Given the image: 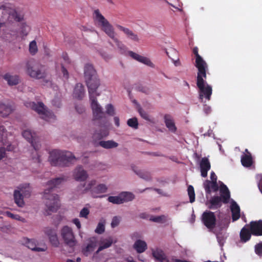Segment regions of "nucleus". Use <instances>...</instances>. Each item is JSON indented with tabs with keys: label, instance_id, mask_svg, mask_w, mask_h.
Listing matches in <instances>:
<instances>
[{
	"label": "nucleus",
	"instance_id": "7ed1b4c3",
	"mask_svg": "<svg viewBox=\"0 0 262 262\" xmlns=\"http://www.w3.org/2000/svg\"><path fill=\"white\" fill-rule=\"evenodd\" d=\"M95 20L97 26L100 27L114 41L116 45L120 49H123L124 45L119 41L116 37V33L113 26L109 21L100 13L98 9L94 11Z\"/></svg>",
	"mask_w": 262,
	"mask_h": 262
},
{
	"label": "nucleus",
	"instance_id": "bf43d9fd",
	"mask_svg": "<svg viewBox=\"0 0 262 262\" xmlns=\"http://www.w3.org/2000/svg\"><path fill=\"white\" fill-rule=\"evenodd\" d=\"M217 242L221 246L223 245L224 243V236L221 234H217L216 235Z\"/></svg>",
	"mask_w": 262,
	"mask_h": 262
},
{
	"label": "nucleus",
	"instance_id": "774afa93",
	"mask_svg": "<svg viewBox=\"0 0 262 262\" xmlns=\"http://www.w3.org/2000/svg\"><path fill=\"white\" fill-rule=\"evenodd\" d=\"M258 186L260 191L262 193V176H261L260 177V179H259V183L258 184Z\"/></svg>",
	"mask_w": 262,
	"mask_h": 262
},
{
	"label": "nucleus",
	"instance_id": "6e6d98bb",
	"mask_svg": "<svg viewBox=\"0 0 262 262\" xmlns=\"http://www.w3.org/2000/svg\"><path fill=\"white\" fill-rule=\"evenodd\" d=\"M89 213V210L87 208L84 207L81 210L80 212V216L87 218Z\"/></svg>",
	"mask_w": 262,
	"mask_h": 262
},
{
	"label": "nucleus",
	"instance_id": "09e8293b",
	"mask_svg": "<svg viewBox=\"0 0 262 262\" xmlns=\"http://www.w3.org/2000/svg\"><path fill=\"white\" fill-rule=\"evenodd\" d=\"M6 214L7 215V216H8L11 219H15V220H18V221H24V220H25V219L24 218L21 217L19 215L13 214L9 211H7L6 212Z\"/></svg>",
	"mask_w": 262,
	"mask_h": 262
},
{
	"label": "nucleus",
	"instance_id": "473e14b6",
	"mask_svg": "<svg viewBox=\"0 0 262 262\" xmlns=\"http://www.w3.org/2000/svg\"><path fill=\"white\" fill-rule=\"evenodd\" d=\"M112 244L113 239L111 237L103 240L101 242V245L96 252L95 254H98L101 251L103 250V249L109 248L112 246Z\"/></svg>",
	"mask_w": 262,
	"mask_h": 262
},
{
	"label": "nucleus",
	"instance_id": "79ce46f5",
	"mask_svg": "<svg viewBox=\"0 0 262 262\" xmlns=\"http://www.w3.org/2000/svg\"><path fill=\"white\" fill-rule=\"evenodd\" d=\"M127 124L129 126L134 129H137L138 128V121L136 117L129 119L127 120Z\"/></svg>",
	"mask_w": 262,
	"mask_h": 262
},
{
	"label": "nucleus",
	"instance_id": "6e6552de",
	"mask_svg": "<svg viewBox=\"0 0 262 262\" xmlns=\"http://www.w3.org/2000/svg\"><path fill=\"white\" fill-rule=\"evenodd\" d=\"M89 94L90 99L91 102V107L93 114V121L94 124H96V121H103L104 122H106V118L104 116V113L102 111V108L98 103L96 97L99 96V94H97L96 92H92Z\"/></svg>",
	"mask_w": 262,
	"mask_h": 262
},
{
	"label": "nucleus",
	"instance_id": "f257e3e1",
	"mask_svg": "<svg viewBox=\"0 0 262 262\" xmlns=\"http://www.w3.org/2000/svg\"><path fill=\"white\" fill-rule=\"evenodd\" d=\"M66 180L64 177H59L48 181V185L50 188L45 190L43 194L47 207L46 215H50L52 212H56L60 207L59 196L57 194L53 193L52 191L55 187H58Z\"/></svg>",
	"mask_w": 262,
	"mask_h": 262
},
{
	"label": "nucleus",
	"instance_id": "e2e57ef3",
	"mask_svg": "<svg viewBox=\"0 0 262 262\" xmlns=\"http://www.w3.org/2000/svg\"><path fill=\"white\" fill-rule=\"evenodd\" d=\"M73 223L76 226V227H77V228L78 229H80V228H81V224H80V222L79 219H74L73 220Z\"/></svg>",
	"mask_w": 262,
	"mask_h": 262
},
{
	"label": "nucleus",
	"instance_id": "c756f323",
	"mask_svg": "<svg viewBox=\"0 0 262 262\" xmlns=\"http://www.w3.org/2000/svg\"><path fill=\"white\" fill-rule=\"evenodd\" d=\"M133 247L139 253H143L147 248L146 242L141 239L137 240L135 242Z\"/></svg>",
	"mask_w": 262,
	"mask_h": 262
},
{
	"label": "nucleus",
	"instance_id": "0e129e2a",
	"mask_svg": "<svg viewBox=\"0 0 262 262\" xmlns=\"http://www.w3.org/2000/svg\"><path fill=\"white\" fill-rule=\"evenodd\" d=\"M210 179L211 182H217V176L214 171H211L210 173Z\"/></svg>",
	"mask_w": 262,
	"mask_h": 262
},
{
	"label": "nucleus",
	"instance_id": "20e7f679",
	"mask_svg": "<svg viewBox=\"0 0 262 262\" xmlns=\"http://www.w3.org/2000/svg\"><path fill=\"white\" fill-rule=\"evenodd\" d=\"M206 71L198 72L196 76V85L199 89V99L203 101V98L210 100L212 93V86L207 83Z\"/></svg>",
	"mask_w": 262,
	"mask_h": 262
},
{
	"label": "nucleus",
	"instance_id": "ddd939ff",
	"mask_svg": "<svg viewBox=\"0 0 262 262\" xmlns=\"http://www.w3.org/2000/svg\"><path fill=\"white\" fill-rule=\"evenodd\" d=\"M198 51L199 50L197 47L193 48V53L195 55V66L198 70V72L202 73L203 71H207L208 66L205 61L199 55Z\"/></svg>",
	"mask_w": 262,
	"mask_h": 262
},
{
	"label": "nucleus",
	"instance_id": "f3484780",
	"mask_svg": "<svg viewBox=\"0 0 262 262\" xmlns=\"http://www.w3.org/2000/svg\"><path fill=\"white\" fill-rule=\"evenodd\" d=\"M200 167L201 176L206 178L207 176L208 171L211 168V164L208 158L204 157L202 158L200 162Z\"/></svg>",
	"mask_w": 262,
	"mask_h": 262
},
{
	"label": "nucleus",
	"instance_id": "2f4dec72",
	"mask_svg": "<svg viewBox=\"0 0 262 262\" xmlns=\"http://www.w3.org/2000/svg\"><path fill=\"white\" fill-rule=\"evenodd\" d=\"M241 163L243 166L249 167L253 164V159L250 153L249 155H244L241 157Z\"/></svg>",
	"mask_w": 262,
	"mask_h": 262
},
{
	"label": "nucleus",
	"instance_id": "5fc2aeb1",
	"mask_svg": "<svg viewBox=\"0 0 262 262\" xmlns=\"http://www.w3.org/2000/svg\"><path fill=\"white\" fill-rule=\"evenodd\" d=\"M12 15L14 19L16 21L19 22L23 19V15L16 11L14 12Z\"/></svg>",
	"mask_w": 262,
	"mask_h": 262
},
{
	"label": "nucleus",
	"instance_id": "6ab92c4d",
	"mask_svg": "<svg viewBox=\"0 0 262 262\" xmlns=\"http://www.w3.org/2000/svg\"><path fill=\"white\" fill-rule=\"evenodd\" d=\"M97 239L95 237H92L88 239L86 246L82 249V253L85 256L93 252L97 245Z\"/></svg>",
	"mask_w": 262,
	"mask_h": 262
},
{
	"label": "nucleus",
	"instance_id": "9d476101",
	"mask_svg": "<svg viewBox=\"0 0 262 262\" xmlns=\"http://www.w3.org/2000/svg\"><path fill=\"white\" fill-rule=\"evenodd\" d=\"M61 236L64 243L71 247H73L76 245V240L72 229L64 226L61 229Z\"/></svg>",
	"mask_w": 262,
	"mask_h": 262
},
{
	"label": "nucleus",
	"instance_id": "2eb2a0df",
	"mask_svg": "<svg viewBox=\"0 0 262 262\" xmlns=\"http://www.w3.org/2000/svg\"><path fill=\"white\" fill-rule=\"evenodd\" d=\"M128 54L133 59L151 68L155 67L154 64L151 61L149 58L141 56L131 51H128Z\"/></svg>",
	"mask_w": 262,
	"mask_h": 262
},
{
	"label": "nucleus",
	"instance_id": "c85d7f7f",
	"mask_svg": "<svg viewBox=\"0 0 262 262\" xmlns=\"http://www.w3.org/2000/svg\"><path fill=\"white\" fill-rule=\"evenodd\" d=\"M74 96L78 99L81 100L84 95V89L81 83H77L74 90Z\"/></svg>",
	"mask_w": 262,
	"mask_h": 262
},
{
	"label": "nucleus",
	"instance_id": "b1692460",
	"mask_svg": "<svg viewBox=\"0 0 262 262\" xmlns=\"http://www.w3.org/2000/svg\"><path fill=\"white\" fill-rule=\"evenodd\" d=\"M222 202H223V199L221 196H213L209 201L208 208L211 209H217L221 207Z\"/></svg>",
	"mask_w": 262,
	"mask_h": 262
},
{
	"label": "nucleus",
	"instance_id": "37998d69",
	"mask_svg": "<svg viewBox=\"0 0 262 262\" xmlns=\"http://www.w3.org/2000/svg\"><path fill=\"white\" fill-rule=\"evenodd\" d=\"M20 34L23 36H26L30 31V27L25 23H23L20 26Z\"/></svg>",
	"mask_w": 262,
	"mask_h": 262
},
{
	"label": "nucleus",
	"instance_id": "3c124183",
	"mask_svg": "<svg viewBox=\"0 0 262 262\" xmlns=\"http://www.w3.org/2000/svg\"><path fill=\"white\" fill-rule=\"evenodd\" d=\"M106 113L110 116H114L115 114L114 106L111 104H107L106 107Z\"/></svg>",
	"mask_w": 262,
	"mask_h": 262
},
{
	"label": "nucleus",
	"instance_id": "ea45409f",
	"mask_svg": "<svg viewBox=\"0 0 262 262\" xmlns=\"http://www.w3.org/2000/svg\"><path fill=\"white\" fill-rule=\"evenodd\" d=\"M19 189L24 196L29 197L30 195L31 190L29 184L25 185V186L20 187Z\"/></svg>",
	"mask_w": 262,
	"mask_h": 262
},
{
	"label": "nucleus",
	"instance_id": "e433bc0d",
	"mask_svg": "<svg viewBox=\"0 0 262 262\" xmlns=\"http://www.w3.org/2000/svg\"><path fill=\"white\" fill-rule=\"evenodd\" d=\"M120 195L122 198V203L129 202L132 201L134 198V195L128 192H123L120 193Z\"/></svg>",
	"mask_w": 262,
	"mask_h": 262
},
{
	"label": "nucleus",
	"instance_id": "412c9836",
	"mask_svg": "<svg viewBox=\"0 0 262 262\" xmlns=\"http://www.w3.org/2000/svg\"><path fill=\"white\" fill-rule=\"evenodd\" d=\"M2 77L10 86L16 85L19 83L20 81L18 76L12 75L9 73L5 74L2 76Z\"/></svg>",
	"mask_w": 262,
	"mask_h": 262
},
{
	"label": "nucleus",
	"instance_id": "49530a36",
	"mask_svg": "<svg viewBox=\"0 0 262 262\" xmlns=\"http://www.w3.org/2000/svg\"><path fill=\"white\" fill-rule=\"evenodd\" d=\"M104 223V221L103 222H99L97 226L96 229H95V232L98 234L103 233L105 230Z\"/></svg>",
	"mask_w": 262,
	"mask_h": 262
},
{
	"label": "nucleus",
	"instance_id": "72a5a7b5",
	"mask_svg": "<svg viewBox=\"0 0 262 262\" xmlns=\"http://www.w3.org/2000/svg\"><path fill=\"white\" fill-rule=\"evenodd\" d=\"M12 108L10 105L0 103V115L4 117L9 115L12 112Z\"/></svg>",
	"mask_w": 262,
	"mask_h": 262
},
{
	"label": "nucleus",
	"instance_id": "dca6fc26",
	"mask_svg": "<svg viewBox=\"0 0 262 262\" xmlns=\"http://www.w3.org/2000/svg\"><path fill=\"white\" fill-rule=\"evenodd\" d=\"M45 233L48 236L52 245L55 247H58L59 241L56 230L48 228L46 229Z\"/></svg>",
	"mask_w": 262,
	"mask_h": 262
},
{
	"label": "nucleus",
	"instance_id": "0eeeda50",
	"mask_svg": "<svg viewBox=\"0 0 262 262\" xmlns=\"http://www.w3.org/2000/svg\"><path fill=\"white\" fill-rule=\"evenodd\" d=\"M25 105L28 108L37 112L41 117V118L47 121H51L52 120L55 119V116L52 112L49 111L42 102H39L35 103L34 102H26Z\"/></svg>",
	"mask_w": 262,
	"mask_h": 262
},
{
	"label": "nucleus",
	"instance_id": "de8ad7c7",
	"mask_svg": "<svg viewBox=\"0 0 262 262\" xmlns=\"http://www.w3.org/2000/svg\"><path fill=\"white\" fill-rule=\"evenodd\" d=\"M150 220L157 223H164L166 221L165 216L164 215L153 216L151 217Z\"/></svg>",
	"mask_w": 262,
	"mask_h": 262
},
{
	"label": "nucleus",
	"instance_id": "c03bdc74",
	"mask_svg": "<svg viewBox=\"0 0 262 262\" xmlns=\"http://www.w3.org/2000/svg\"><path fill=\"white\" fill-rule=\"evenodd\" d=\"M38 51L36 42L35 40L32 41L29 45V52L31 54L35 55Z\"/></svg>",
	"mask_w": 262,
	"mask_h": 262
},
{
	"label": "nucleus",
	"instance_id": "4c0bfd02",
	"mask_svg": "<svg viewBox=\"0 0 262 262\" xmlns=\"http://www.w3.org/2000/svg\"><path fill=\"white\" fill-rule=\"evenodd\" d=\"M108 202L115 204H122V198L120 194L118 196H110L108 198Z\"/></svg>",
	"mask_w": 262,
	"mask_h": 262
},
{
	"label": "nucleus",
	"instance_id": "9b49d317",
	"mask_svg": "<svg viewBox=\"0 0 262 262\" xmlns=\"http://www.w3.org/2000/svg\"><path fill=\"white\" fill-rule=\"evenodd\" d=\"M202 220L204 225L209 229L212 230L215 227L216 217L214 213L210 211L203 212Z\"/></svg>",
	"mask_w": 262,
	"mask_h": 262
},
{
	"label": "nucleus",
	"instance_id": "393cba45",
	"mask_svg": "<svg viewBox=\"0 0 262 262\" xmlns=\"http://www.w3.org/2000/svg\"><path fill=\"white\" fill-rule=\"evenodd\" d=\"M231 211L233 221H236L240 217V208L238 204L233 201L231 204Z\"/></svg>",
	"mask_w": 262,
	"mask_h": 262
},
{
	"label": "nucleus",
	"instance_id": "a211bd4d",
	"mask_svg": "<svg viewBox=\"0 0 262 262\" xmlns=\"http://www.w3.org/2000/svg\"><path fill=\"white\" fill-rule=\"evenodd\" d=\"M252 235V231L249 228V225L246 224L243 228H242L239 233L240 241L243 243H245L251 238Z\"/></svg>",
	"mask_w": 262,
	"mask_h": 262
},
{
	"label": "nucleus",
	"instance_id": "a878e982",
	"mask_svg": "<svg viewBox=\"0 0 262 262\" xmlns=\"http://www.w3.org/2000/svg\"><path fill=\"white\" fill-rule=\"evenodd\" d=\"M164 122L166 126L168 128L169 131L172 133H175L176 132L177 127L172 117L170 115L166 114L164 116Z\"/></svg>",
	"mask_w": 262,
	"mask_h": 262
},
{
	"label": "nucleus",
	"instance_id": "4468645a",
	"mask_svg": "<svg viewBox=\"0 0 262 262\" xmlns=\"http://www.w3.org/2000/svg\"><path fill=\"white\" fill-rule=\"evenodd\" d=\"M252 235L256 236H262V220L251 221L249 224Z\"/></svg>",
	"mask_w": 262,
	"mask_h": 262
},
{
	"label": "nucleus",
	"instance_id": "13d9d810",
	"mask_svg": "<svg viewBox=\"0 0 262 262\" xmlns=\"http://www.w3.org/2000/svg\"><path fill=\"white\" fill-rule=\"evenodd\" d=\"M61 72L63 74V76L66 79L69 78V72L67 69L64 67L63 64H61Z\"/></svg>",
	"mask_w": 262,
	"mask_h": 262
},
{
	"label": "nucleus",
	"instance_id": "a19ab883",
	"mask_svg": "<svg viewBox=\"0 0 262 262\" xmlns=\"http://www.w3.org/2000/svg\"><path fill=\"white\" fill-rule=\"evenodd\" d=\"M108 132L106 129L103 130L102 132L100 133L96 132L93 135V138L95 139L100 140L103 137H106L108 135Z\"/></svg>",
	"mask_w": 262,
	"mask_h": 262
},
{
	"label": "nucleus",
	"instance_id": "4be33fe9",
	"mask_svg": "<svg viewBox=\"0 0 262 262\" xmlns=\"http://www.w3.org/2000/svg\"><path fill=\"white\" fill-rule=\"evenodd\" d=\"M24 244L29 249L33 251H45L46 250V248L45 247L43 248L38 247L37 246L36 241L34 239H30L28 238H24Z\"/></svg>",
	"mask_w": 262,
	"mask_h": 262
},
{
	"label": "nucleus",
	"instance_id": "1a4fd4ad",
	"mask_svg": "<svg viewBox=\"0 0 262 262\" xmlns=\"http://www.w3.org/2000/svg\"><path fill=\"white\" fill-rule=\"evenodd\" d=\"M96 180H92L89 181L87 184H85V187L84 189V192L90 191L93 196L95 198H102L104 195L98 196L97 194L103 193L106 192L107 190V186L104 184H99L96 185Z\"/></svg>",
	"mask_w": 262,
	"mask_h": 262
},
{
	"label": "nucleus",
	"instance_id": "4d7b16f0",
	"mask_svg": "<svg viewBox=\"0 0 262 262\" xmlns=\"http://www.w3.org/2000/svg\"><path fill=\"white\" fill-rule=\"evenodd\" d=\"M207 183H211V190L216 192L219 190V185L217 182H207Z\"/></svg>",
	"mask_w": 262,
	"mask_h": 262
},
{
	"label": "nucleus",
	"instance_id": "a18cd8bd",
	"mask_svg": "<svg viewBox=\"0 0 262 262\" xmlns=\"http://www.w3.org/2000/svg\"><path fill=\"white\" fill-rule=\"evenodd\" d=\"M254 251L258 256L262 257V242H260L255 245Z\"/></svg>",
	"mask_w": 262,
	"mask_h": 262
},
{
	"label": "nucleus",
	"instance_id": "58836bf2",
	"mask_svg": "<svg viewBox=\"0 0 262 262\" xmlns=\"http://www.w3.org/2000/svg\"><path fill=\"white\" fill-rule=\"evenodd\" d=\"M187 191L189 197V201L192 203L195 201V192L193 187L192 185H189L188 187Z\"/></svg>",
	"mask_w": 262,
	"mask_h": 262
},
{
	"label": "nucleus",
	"instance_id": "cd10ccee",
	"mask_svg": "<svg viewBox=\"0 0 262 262\" xmlns=\"http://www.w3.org/2000/svg\"><path fill=\"white\" fill-rule=\"evenodd\" d=\"M117 28L121 31L123 32L128 38L132 40L138 41L139 38L138 35L135 34L132 30L128 28H125L122 26L118 25Z\"/></svg>",
	"mask_w": 262,
	"mask_h": 262
},
{
	"label": "nucleus",
	"instance_id": "680f3d73",
	"mask_svg": "<svg viewBox=\"0 0 262 262\" xmlns=\"http://www.w3.org/2000/svg\"><path fill=\"white\" fill-rule=\"evenodd\" d=\"M5 148L4 147H0V160L2 159L5 156Z\"/></svg>",
	"mask_w": 262,
	"mask_h": 262
},
{
	"label": "nucleus",
	"instance_id": "aec40b11",
	"mask_svg": "<svg viewBox=\"0 0 262 262\" xmlns=\"http://www.w3.org/2000/svg\"><path fill=\"white\" fill-rule=\"evenodd\" d=\"M74 177L77 181H84L88 178V174L81 166H79L75 169Z\"/></svg>",
	"mask_w": 262,
	"mask_h": 262
},
{
	"label": "nucleus",
	"instance_id": "8fccbe9b",
	"mask_svg": "<svg viewBox=\"0 0 262 262\" xmlns=\"http://www.w3.org/2000/svg\"><path fill=\"white\" fill-rule=\"evenodd\" d=\"M207 182H211V181L206 180L205 181V182L203 183L204 188L205 189L206 193L207 194H210L211 192V183H207Z\"/></svg>",
	"mask_w": 262,
	"mask_h": 262
},
{
	"label": "nucleus",
	"instance_id": "f03ea898",
	"mask_svg": "<svg viewBox=\"0 0 262 262\" xmlns=\"http://www.w3.org/2000/svg\"><path fill=\"white\" fill-rule=\"evenodd\" d=\"M76 159L72 152L54 149L50 152L49 161L54 166L66 167L73 163Z\"/></svg>",
	"mask_w": 262,
	"mask_h": 262
},
{
	"label": "nucleus",
	"instance_id": "c9c22d12",
	"mask_svg": "<svg viewBox=\"0 0 262 262\" xmlns=\"http://www.w3.org/2000/svg\"><path fill=\"white\" fill-rule=\"evenodd\" d=\"M136 173L141 178L144 179L146 181L151 180V177L149 172L142 170H134Z\"/></svg>",
	"mask_w": 262,
	"mask_h": 262
},
{
	"label": "nucleus",
	"instance_id": "603ef678",
	"mask_svg": "<svg viewBox=\"0 0 262 262\" xmlns=\"http://www.w3.org/2000/svg\"><path fill=\"white\" fill-rule=\"evenodd\" d=\"M138 112L142 118L147 121L150 120L149 116L148 113L144 110H143L142 108H140L138 109Z\"/></svg>",
	"mask_w": 262,
	"mask_h": 262
},
{
	"label": "nucleus",
	"instance_id": "39448f33",
	"mask_svg": "<svg viewBox=\"0 0 262 262\" xmlns=\"http://www.w3.org/2000/svg\"><path fill=\"white\" fill-rule=\"evenodd\" d=\"M84 75L89 93H91L92 92H96L100 82L97 78L96 71L92 64L88 63L85 65Z\"/></svg>",
	"mask_w": 262,
	"mask_h": 262
},
{
	"label": "nucleus",
	"instance_id": "5701e85b",
	"mask_svg": "<svg viewBox=\"0 0 262 262\" xmlns=\"http://www.w3.org/2000/svg\"><path fill=\"white\" fill-rule=\"evenodd\" d=\"M152 254L153 257L160 262H169V260L163 251L161 249H157L156 250H152Z\"/></svg>",
	"mask_w": 262,
	"mask_h": 262
},
{
	"label": "nucleus",
	"instance_id": "bb28decb",
	"mask_svg": "<svg viewBox=\"0 0 262 262\" xmlns=\"http://www.w3.org/2000/svg\"><path fill=\"white\" fill-rule=\"evenodd\" d=\"M220 192L223 199V202L225 204L228 203L230 197V192L226 185L223 183L220 185Z\"/></svg>",
	"mask_w": 262,
	"mask_h": 262
},
{
	"label": "nucleus",
	"instance_id": "f8f14e48",
	"mask_svg": "<svg viewBox=\"0 0 262 262\" xmlns=\"http://www.w3.org/2000/svg\"><path fill=\"white\" fill-rule=\"evenodd\" d=\"M23 136L29 142L31 143L36 152L39 150L40 144L38 139L36 137L35 133H32L30 130H25L22 133Z\"/></svg>",
	"mask_w": 262,
	"mask_h": 262
},
{
	"label": "nucleus",
	"instance_id": "7c9ffc66",
	"mask_svg": "<svg viewBox=\"0 0 262 262\" xmlns=\"http://www.w3.org/2000/svg\"><path fill=\"white\" fill-rule=\"evenodd\" d=\"M24 195L19 190H15L14 191V201L18 206L22 207L24 205Z\"/></svg>",
	"mask_w": 262,
	"mask_h": 262
},
{
	"label": "nucleus",
	"instance_id": "f704fd0d",
	"mask_svg": "<svg viewBox=\"0 0 262 262\" xmlns=\"http://www.w3.org/2000/svg\"><path fill=\"white\" fill-rule=\"evenodd\" d=\"M99 144L101 147L106 148V149H110L115 147H117L118 145V144L113 141V140H108V141H101L99 142Z\"/></svg>",
	"mask_w": 262,
	"mask_h": 262
},
{
	"label": "nucleus",
	"instance_id": "864d4df0",
	"mask_svg": "<svg viewBox=\"0 0 262 262\" xmlns=\"http://www.w3.org/2000/svg\"><path fill=\"white\" fill-rule=\"evenodd\" d=\"M121 217L119 216H114L111 223V226L113 228H115L119 225L120 222Z\"/></svg>",
	"mask_w": 262,
	"mask_h": 262
},
{
	"label": "nucleus",
	"instance_id": "052dcab7",
	"mask_svg": "<svg viewBox=\"0 0 262 262\" xmlns=\"http://www.w3.org/2000/svg\"><path fill=\"white\" fill-rule=\"evenodd\" d=\"M75 109L79 114H82L84 112V108L81 105H77L75 106Z\"/></svg>",
	"mask_w": 262,
	"mask_h": 262
},
{
	"label": "nucleus",
	"instance_id": "338daca9",
	"mask_svg": "<svg viewBox=\"0 0 262 262\" xmlns=\"http://www.w3.org/2000/svg\"><path fill=\"white\" fill-rule=\"evenodd\" d=\"M36 155H37V157H32V159L33 160H34L35 162H36L37 163H40L41 160L40 158V156L38 154L37 152H36Z\"/></svg>",
	"mask_w": 262,
	"mask_h": 262
},
{
	"label": "nucleus",
	"instance_id": "69168bd1",
	"mask_svg": "<svg viewBox=\"0 0 262 262\" xmlns=\"http://www.w3.org/2000/svg\"><path fill=\"white\" fill-rule=\"evenodd\" d=\"M62 58L63 59V60H64L65 62L66 63H70V59L67 55V53H63L62 54Z\"/></svg>",
	"mask_w": 262,
	"mask_h": 262
},
{
	"label": "nucleus",
	"instance_id": "423d86ee",
	"mask_svg": "<svg viewBox=\"0 0 262 262\" xmlns=\"http://www.w3.org/2000/svg\"><path fill=\"white\" fill-rule=\"evenodd\" d=\"M26 72L29 76L36 79H44L47 75V69L45 66L32 61L27 63Z\"/></svg>",
	"mask_w": 262,
	"mask_h": 262
}]
</instances>
